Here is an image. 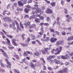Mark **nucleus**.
I'll use <instances>...</instances> for the list:
<instances>
[{"mask_svg": "<svg viewBox=\"0 0 73 73\" xmlns=\"http://www.w3.org/2000/svg\"><path fill=\"white\" fill-rule=\"evenodd\" d=\"M34 7H36V8L37 9H38V8H38V6L37 5H36V4L35 5H34Z\"/></svg>", "mask_w": 73, "mask_h": 73, "instance_id": "864d4df0", "label": "nucleus"}, {"mask_svg": "<svg viewBox=\"0 0 73 73\" xmlns=\"http://www.w3.org/2000/svg\"><path fill=\"white\" fill-rule=\"evenodd\" d=\"M30 66L31 67V68H33V69H35V66L33 65L32 63L30 64Z\"/></svg>", "mask_w": 73, "mask_h": 73, "instance_id": "5701e85b", "label": "nucleus"}, {"mask_svg": "<svg viewBox=\"0 0 73 73\" xmlns=\"http://www.w3.org/2000/svg\"><path fill=\"white\" fill-rule=\"evenodd\" d=\"M38 65L36 64V63H35V65H36V66H38V65H41V64H40V62H38Z\"/></svg>", "mask_w": 73, "mask_h": 73, "instance_id": "603ef678", "label": "nucleus"}, {"mask_svg": "<svg viewBox=\"0 0 73 73\" xmlns=\"http://www.w3.org/2000/svg\"><path fill=\"white\" fill-rule=\"evenodd\" d=\"M46 13L51 14L52 13L53 11L50 9H46Z\"/></svg>", "mask_w": 73, "mask_h": 73, "instance_id": "9b49d317", "label": "nucleus"}, {"mask_svg": "<svg viewBox=\"0 0 73 73\" xmlns=\"http://www.w3.org/2000/svg\"><path fill=\"white\" fill-rule=\"evenodd\" d=\"M55 52H56V50H55L54 49H53L51 52L53 54Z\"/></svg>", "mask_w": 73, "mask_h": 73, "instance_id": "8fccbe9b", "label": "nucleus"}, {"mask_svg": "<svg viewBox=\"0 0 73 73\" xmlns=\"http://www.w3.org/2000/svg\"><path fill=\"white\" fill-rule=\"evenodd\" d=\"M49 40V37H46V38L45 41H46V42H48Z\"/></svg>", "mask_w": 73, "mask_h": 73, "instance_id": "c9c22d12", "label": "nucleus"}, {"mask_svg": "<svg viewBox=\"0 0 73 73\" xmlns=\"http://www.w3.org/2000/svg\"><path fill=\"white\" fill-rule=\"evenodd\" d=\"M57 73H64V72H63V71H62V70H61L58 71Z\"/></svg>", "mask_w": 73, "mask_h": 73, "instance_id": "bf43d9fd", "label": "nucleus"}, {"mask_svg": "<svg viewBox=\"0 0 73 73\" xmlns=\"http://www.w3.org/2000/svg\"><path fill=\"white\" fill-rule=\"evenodd\" d=\"M6 40L7 42L8 43V44H11V43H10V40H9L8 39V38H6Z\"/></svg>", "mask_w": 73, "mask_h": 73, "instance_id": "72a5a7b5", "label": "nucleus"}, {"mask_svg": "<svg viewBox=\"0 0 73 73\" xmlns=\"http://www.w3.org/2000/svg\"><path fill=\"white\" fill-rule=\"evenodd\" d=\"M70 64V63L68 62H66L65 63V65H69Z\"/></svg>", "mask_w": 73, "mask_h": 73, "instance_id": "680f3d73", "label": "nucleus"}, {"mask_svg": "<svg viewBox=\"0 0 73 73\" xmlns=\"http://www.w3.org/2000/svg\"><path fill=\"white\" fill-rule=\"evenodd\" d=\"M50 4L51 6H52V7H54V6H55V5H56V2H53L51 3H50Z\"/></svg>", "mask_w": 73, "mask_h": 73, "instance_id": "c756f323", "label": "nucleus"}, {"mask_svg": "<svg viewBox=\"0 0 73 73\" xmlns=\"http://www.w3.org/2000/svg\"><path fill=\"white\" fill-rule=\"evenodd\" d=\"M35 21L36 23H40V19L38 18H36L35 19Z\"/></svg>", "mask_w": 73, "mask_h": 73, "instance_id": "a878e982", "label": "nucleus"}, {"mask_svg": "<svg viewBox=\"0 0 73 73\" xmlns=\"http://www.w3.org/2000/svg\"><path fill=\"white\" fill-rule=\"evenodd\" d=\"M63 72H64V73H66V71H67V68H65L64 69V70H62Z\"/></svg>", "mask_w": 73, "mask_h": 73, "instance_id": "ea45409f", "label": "nucleus"}, {"mask_svg": "<svg viewBox=\"0 0 73 73\" xmlns=\"http://www.w3.org/2000/svg\"><path fill=\"white\" fill-rule=\"evenodd\" d=\"M23 55L24 56H28V54H27V51L24 52H23Z\"/></svg>", "mask_w": 73, "mask_h": 73, "instance_id": "473e14b6", "label": "nucleus"}, {"mask_svg": "<svg viewBox=\"0 0 73 73\" xmlns=\"http://www.w3.org/2000/svg\"><path fill=\"white\" fill-rule=\"evenodd\" d=\"M39 19H40V20H44V17L43 16H40L39 17Z\"/></svg>", "mask_w": 73, "mask_h": 73, "instance_id": "58836bf2", "label": "nucleus"}, {"mask_svg": "<svg viewBox=\"0 0 73 73\" xmlns=\"http://www.w3.org/2000/svg\"><path fill=\"white\" fill-rule=\"evenodd\" d=\"M41 31H40V32L38 33V34L40 35V36H41V35H43V32H44V29H43V27H42L41 28Z\"/></svg>", "mask_w": 73, "mask_h": 73, "instance_id": "dca6fc26", "label": "nucleus"}, {"mask_svg": "<svg viewBox=\"0 0 73 73\" xmlns=\"http://www.w3.org/2000/svg\"><path fill=\"white\" fill-rule=\"evenodd\" d=\"M34 55L36 56H38L40 55V53L38 51H36L34 53Z\"/></svg>", "mask_w": 73, "mask_h": 73, "instance_id": "393cba45", "label": "nucleus"}, {"mask_svg": "<svg viewBox=\"0 0 73 73\" xmlns=\"http://www.w3.org/2000/svg\"><path fill=\"white\" fill-rule=\"evenodd\" d=\"M56 56L54 55L50 56L49 57L47 58V60L49 62H50V64H53L54 62H55V60H52V58H55Z\"/></svg>", "mask_w": 73, "mask_h": 73, "instance_id": "f257e3e1", "label": "nucleus"}, {"mask_svg": "<svg viewBox=\"0 0 73 73\" xmlns=\"http://www.w3.org/2000/svg\"><path fill=\"white\" fill-rule=\"evenodd\" d=\"M9 7H10V9L11 10H13V7H14V6H12V4H11V3L9 4L8 6H7V9H9Z\"/></svg>", "mask_w": 73, "mask_h": 73, "instance_id": "1a4fd4ad", "label": "nucleus"}, {"mask_svg": "<svg viewBox=\"0 0 73 73\" xmlns=\"http://www.w3.org/2000/svg\"><path fill=\"white\" fill-rule=\"evenodd\" d=\"M55 62L56 64H59L61 63L60 61L55 60Z\"/></svg>", "mask_w": 73, "mask_h": 73, "instance_id": "cd10ccee", "label": "nucleus"}, {"mask_svg": "<svg viewBox=\"0 0 73 73\" xmlns=\"http://www.w3.org/2000/svg\"><path fill=\"white\" fill-rule=\"evenodd\" d=\"M29 36H30L31 37H32L33 40H35V39H36L35 36L34 35L30 34H29Z\"/></svg>", "mask_w": 73, "mask_h": 73, "instance_id": "aec40b11", "label": "nucleus"}, {"mask_svg": "<svg viewBox=\"0 0 73 73\" xmlns=\"http://www.w3.org/2000/svg\"><path fill=\"white\" fill-rule=\"evenodd\" d=\"M3 20L5 21H8L9 22H11L12 21V19L8 17H6L4 18Z\"/></svg>", "mask_w": 73, "mask_h": 73, "instance_id": "9d476101", "label": "nucleus"}, {"mask_svg": "<svg viewBox=\"0 0 73 73\" xmlns=\"http://www.w3.org/2000/svg\"><path fill=\"white\" fill-rule=\"evenodd\" d=\"M35 17H36V15H33L30 17L29 19L30 20H32V19H34V18H35Z\"/></svg>", "mask_w": 73, "mask_h": 73, "instance_id": "bb28decb", "label": "nucleus"}, {"mask_svg": "<svg viewBox=\"0 0 73 73\" xmlns=\"http://www.w3.org/2000/svg\"><path fill=\"white\" fill-rule=\"evenodd\" d=\"M50 20V18H49V17H47V19H46V21H49V20Z\"/></svg>", "mask_w": 73, "mask_h": 73, "instance_id": "13d9d810", "label": "nucleus"}, {"mask_svg": "<svg viewBox=\"0 0 73 73\" xmlns=\"http://www.w3.org/2000/svg\"><path fill=\"white\" fill-rule=\"evenodd\" d=\"M50 32H53V33H54L55 32V31H54V30H53V29H50Z\"/></svg>", "mask_w": 73, "mask_h": 73, "instance_id": "09e8293b", "label": "nucleus"}, {"mask_svg": "<svg viewBox=\"0 0 73 73\" xmlns=\"http://www.w3.org/2000/svg\"><path fill=\"white\" fill-rule=\"evenodd\" d=\"M18 5L20 7H22V6H23V5H24V4L23 3L21 2V1H18Z\"/></svg>", "mask_w": 73, "mask_h": 73, "instance_id": "a211bd4d", "label": "nucleus"}, {"mask_svg": "<svg viewBox=\"0 0 73 73\" xmlns=\"http://www.w3.org/2000/svg\"><path fill=\"white\" fill-rule=\"evenodd\" d=\"M62 35H63L64 36L66 35V33H65V32L64 31H62Z\"/></svg>", "mask_w": 73, "mask_h": 73, "instance_id": "3c124183", "label": "nucleus"}, {"mask_svg": "<svg viewBox=\"0 0 73 73\" xmlns=\"http://www.w3.org/2000/svg\"><path fill=\"white\" fill-rule=\"evenodd\" d=\"M36 26L34 24H33L31 25V26H30L29 27L30 29H32V28H36Z\"/></svg>", "mask_w": 73, "mask_h": 73, "instance_id": "412c9836", "label": "nucleus"}, {"mask_svg": "<svg viewBox=\"0 0 73 73\" xmlns=\"http://www.w3.org/2000/svg\"><path fill=\"white\" fill-rule=\"evenodd\" d=\"M19 44L20 45H21L22 46H27V45H26L23 44V43H22L21 42H20L19 43Z\"/></svg>", "mask_w": 73, "mask_h": 73, "instance_id": "2f4dec72", "label": "nucleus"}, {"mask_svg": "<svg viewBox=\"0 0 73 73\" xmlns=\"http://www.w3.org/2000/svg\"><path fill=\"white\" fill-rule=\"evenodd\" d=\"M24 4H26L27 2V0H23V1H22Z\"/></svg>", "mask_w": 73, "mask_h": 73, "instance_id": "5fc2aeb1", "label": "nucleus"}, {"mask_svg": "<svg viewBox=\"0 0 73 73\" xmlns=\"http://www.w3.org/2000/svg\"><path fill=\"white\" fill-rule=\"evenodd\" d=\"M40 73H46V72L44 71H42V70H41V71L40 72Z\"/></svg>", "mask_w": 73, "mask_h": 73, "instance_id": "774afa93", "label": "nucleus"}, {"mask_svg": "<svg viewBox=\"0 0 73 73\" xmlns=\"http://www.w3.org/2000/svg\"><path fill=\"white\" fill-rule=\"evenodd\" d=\"M51 46V45H50L48 48H44V49L42 50V54H45L46 53H48V50H49L50 49Z\"/></svg>", "mask_w": 73, "mask_h": 73, "instance_id": "7ed1b4c3", "label": "nucleus"}, {"mask_svg": "<svg viewBox=\"0 0 73 73\" xmlns=\"http://www.w3.org/2000/svg\"><path fill=\"white\" fill-rule=\"evenodd\" d=\"M20 25L21 28L22 29H23L24 28V27H23V25L22 24L21 22H20Z\"/></svg>", "mask_w": 73, "mask_h": 73, "instance_id": "a18cd8bd", "label": "nucleus"}, {"mask_svg": "<svg viewBox=\"0 0 73 73\" xmlns=\"http://www.w3.org/2000/svg\"><path fill=\"white\" fill-rule=\"evenodd\" d=\"M65 16L67 18L66 19L67 22H70V19H72V17L69 16L68 15H66Z\"/></svg>", "mask_w": 73, "mask_h": 73, "instance_id": "ddd939ff", "label": "nucleus"}, {"mask_svg": "<svg viewBox=\"0 0 73 73\" xmlns=\"http://www.w3.org/2000/svg\"><path fill=\"white\" fill-rule=\"evenodd\" d=\"M68 41H71L73 40V35L71 36L68 37L67 39Z\"/></svg>", "mask_w": 73, "mask_h": 73, "instance_id": "6ab92c4d", "label": "nucleus"}, {"mask_svg": "<svg viewBox=\"0 0 73 73\" xmlns=\"http://www.w3.org/2000/svg\"><path fill=\"white\" fill-rule=\"evenodd\" d=\"M40 61H42L43 63H42V64L44 65H45V61L43 58H40Z\"/></svg>", "mask_w": 73, "mask_h": 73, "instance_id": "f3484780", "label": "nucleus"}, {"mask_svg": "<svg viewBox=\"0 0 73 73\" xmlns=\"http://www.w3.org/2000/svg\"><path fill=\"white\" fill-rule=\"evenodd\" d=\"M23 9L22 8L17 9V12H19V11H23Z\"/></svg>", "mask_w": 73, "mask_h": 73, "instance_id": "a19ab883", "label": "nucleus"}, {"mask_svg": "<svg viewBox=\"0 0 73 73\" xmlns=\"http://www.w3.org/2000/svg\"><path fill=\"white\" fill-rule=\"evenodd\" d=\"M0 52H2V54H3L5 57H7V58H9V57H8V55L7 54V53L4 52V51L2 49H0Z\"/></svg>", "mask_w": 73, "mask_h": 73, "instance_id": "6e6552de", "label": "nucleus"}, {"mask_svg": "<svg viewBox=\"0 0 73 73\" xmlns=\"http://www.w3.org/2000/svg\"><path fill=\"white\" fill-rule=\"evenodd\" d=\"M0 64L2 68H4L5 67V66L3 64V62H2V60H0Z\"/></svg>", "mask_w": 73, "mask_h": 73, "instance_id": "c85d7f7f", "label": "nucleus"}, {"mask_svg": "<svg viewBox=\"0 0 73 73\" xmlns=\"http://www.w3.org/2000/svg\"><path fill=\"white\" fill-rule=\"evenodd\" d=\"M15 41L16 40L15 39L13 38L11 40V42L14 46H17V44L16 43Z\"/></svg>", "mask_w": 73, "mask_h": 73, "instance_id": "f8f14e48", "label": "nucleus"}, {"mask_svg": "<svg viewBox=\"0 0 73 73\" xmlns=\"http://www.w3.org/2000/svg\"><path fill=\"white\" fill-rule=\"evenodd\" d=\"M12 21V23L13 24V25L14 26L15 25V23L16 24L17 26V32H18V30H20V28H19V23L17 22V21H16V20L15 21Z\"/></svg>", "mask_w": 73, "mask_h": 73, "instance_id": "20e7f679", "label": "nucleus"}, {"mask_svg": "<svg viewBox=\"0 0 73 73\" xmlns=\"http://www.w3.org/2000/svg\"><path fill=\"white\" fill-rule=\"evenodd\" d=\"M4 12H6V14L7 15H9L11 14L10 12L9 11H7L6 10H5L4 11Z\"/></svg>", "mask_w": 73, "mask_h": 73, "instance_id": "4be33fe9", "label": "nucleus"}, {"mask_svg": "<svg viewBox=\"0 0 73 73\" xmlns=\"http://www.w3.org/2000/svg\"><path fill=\"white\" fill-rule=\"evenodd\" d=\"M0 72L4 73L5 72V70L1 69H0Z\"/></svg>", "mask_w": 73, "mask_h": 73, "instance_id": "052dcab7", "label": "nucleus"}, {"mask_svg": "<svg viewBox=\"0 0 73 73\" xmlns=\"http://www.w3.org/2000/svg\"><path fill=\"white\" fill-rule=\"evenodd\" d=\"M35 41H36V42H37L39 44H40V45H42V43H40V41L38 40H35Z\"/></svg>", "mask_w": 73, "mask_h": 73, "instance_id": "e433bc0d", "label": "nucleus"}, {"mask_svg": "<svg viewBox=\"0 0 73 73\" xmlns=\"http://www.w3.org/2000/svg\"><path fill=\"white\" fill-rule=\"evenodd\" d=\"M32 2V0H29L28 3H31Z\"/></svg>", "mask_w": 73, "mask_h": 73, "instance_id": "338daca9", "label": "nucleus"}, {"mask_svg": "<svg viewBox=\"0 0 73 73\" xmlns=\"http://www.w3.org/2000/svg\"><path fill=\"white\" fill-rule=\"evenodd\" d=\"M65 57L66 59H70V57L68 55H65Z\"/></svg>", "mask_w": 73, "mask_h": 73, "instance_id": "4c0bfd02", "label": "nucleus"}, {"mask_svg": "<svg viewBox=\"0 0 73 73\" xmlns=\"http://www.w3.org/2000/svg\"><path fill=\"white\" fill-rule=\"evenodd\" d=\"M2 31L3 32H4L5 35H7V32H5V31H4V30H2Z\"/></svg>", "mask_w": 73, "mask_h": 73, "instance_id": "e2e57ef3", "label": "nucleus"}, {"mask_svg": "<svg viewBox=\"0 0 73 73\" xmlns=\"http://www.w3.org/2000/svg\"><path fill=\"white\" fill-rule=\"evenodd\" d=\"M27 25L29 26V25H31V23L30 22H28L27 23Z\"/></svg>", "mask_w": 73, "mask_h": 73, "instance_id": "0e129e2a", "label": "nucleus"}, {"mask_svg": "<svg viewBox=\"0 0 73 73\" xmlns=\"http://www.w3.org/2000/svg\"><path fill=\"white\" fill-rule=\"evenodd\" d=\"M44 25L45 26H48V25H49V24L48 23H44Z\"/></svg>", "mask_w": 73, "mask_h": 73, "instance_id": "6e6d98bb", "label": "nucleus"}, {"mask_svg": "<svg viewBox=\"0 0 73 73\" xmlns=\"http://www.w3.org/2000/svg\"><path fill=\"white\" fill-rule=\"evenodd\" d=\"M5 60L6 62H7V66L6 64V67L7 68L9 69H11V63L8 62V59L7 58H5Z\"/></svg>", "mask_w": 73, "mask_h": 73, "instance_id": "39448f33", "label": "nucleus"}, {"mask_svg": "<svg viewBox=\"0 0 73 73\" xmlns=\"http://www.w3.org/2000/svg\"><path fill=\"white\" fill-rule=\"evenodd\" d=\"M14 71L15 73H20L19 71L17 70H16V69H14Z\"/></svg>", "mask_w": 73, "mask_h": 73, "instance_id": "f704fd0d", "label": "nucleus"}, {"mask_svg": "<svg viewBox=\"0 0 73 73\" xmlns=\"http://www.w3.org/2000/svg\"><path fill=\"white\" fill-rule=\"evenodd\" d=\"M27 60V59L26 58H25L24 59H23L22 60V62H25V61Z\"/></svg>", "mask_w": 73, "mask_h": 73, "instance_id": "de8ad7c7", "label": "nucleus"}, {"mask_svg": "<svg viewBox=\"0 0 73 73\" xmlns=\"http://www.w3.org/2000/svg\"><path fill=\"white\" fill-rule=\"evenodd\" d=\"M32 62H37V60H36L34 59L32 60Z\"/></svg>", "mask_w": 73, "mask_h": 73, "instance_id": "4d7b16f0", "label": "nucleus"}, {"mask_svg": "<svg viewBox=\"0 0 73 73\" xmlns=\"http://www.w3.org/2000/svg\"><path fill=\"white\" fill-rule=\"evenodd\" d=\"M24 11H25V12L28 13V11H29V9L28 8H25L24 9Z\"/></svg>", "mask_w": 73, "mask_h": 73, "instance_id": "b1692460", "label": "nucleus"}, {"mask_svg": "<svg viewBox=\"0 0 73 73\" xmlns=\"http://www.w3.org/2000/svg\"><path fill=\"white\" fill-rule=\"evenodd\" d=\"M64 43V40H59L56 42V45L57 46H58V45H63Z\"/></svg>", "mask_w": 73, "mask_h": 73, "instance_id": "423d86ee", "label": "nucleus"}, {"mask_svg": "<svg viewBox=\"0 0 73 73\" xmlns=\"http://www.w3.org/2000/svg\"><path fill=\"white\" fill-rule=\"evenodd\" d=\"M61 4L62 5H64L65 4V2L64 1H61Z\"/></svg>", "mask_w": 73, "mask_h": 73, "instance_id": "c03bdc74", "label": "nucleus"}, {"mask_svg": "<svg viewBox=\"0 0 73 73\" xmlns=\"http://www.w3.org/2000/svg\"><path fill=\"white\" fill-rule=\"evenodd\" d=\"M57 40V38H51L50 41L51 42L53 43L55 42Z\"/></svg>", "mask_w": 73, "mask_h": 73, "instance_id": "2eb2a0df", "label": "nucleus"}, {"mask_svg": "<svg viewBox=\"0 0 73 73\" xmlns=\"http://www.w3.org/2000/svg\"><path fill=\"white\" fill-rule=\"evenodd\" d=\"M7 45H8V48H9V50H11L12 49H14V47L12 46V45L11 44H7Z\"/></svg>", "mask_w": 73, "mask_h": 73, "instance_id": "4468645a", "label": "nucleus"}, {"mask_svg": "<svg viewBox=\"0 0 73 73\" xmlns=\"http://www.w3.org/2000/svg\"><path fill=\"white\" fill-rule=\"evenodd\" d=\"M7 37H8L9 38H13V36L12 35H6Z\"/></svg>", "mask_w": 73, "mask_h": 73, "instance_id": "7c9ffc66", "label": "nucleus"}, {"mask_svg": "<svg viewBox=\"0 0 73 73\" xmlns=\"http://www.w3.org/2000/svg\"><path fill=\"white\" fill-rule=\"evenodd\" d=\"M14 56V57H16V58H17V60H19V57L18 55H16Z\"/></svg>", "mask_w": 73, "mask_h": 73, "instance_id": "37998d69", "label": "nucleus"}, {"mask_svg": "<svg viewBox=\"0 0 73 73\" xmlns=\"http://www.w3.org/2000/svg\"><path fill=\"white\" fill-rule=\"evenodd\" d=\"M68 45H73V40L72 42H68Z\"/></svg>", "mask_w": 73, "mask_h": 73, "instance_id": "79ce46f5", "label": "nucleus"}, {"mask_svg": "<svg viewBox=\"0 0 73 73\" xmlns=\"http://www.w3.org/2000/svg\"><path fill=\"white\" fill-rule=\"evenodd\" d=\"M64 12L65 14H67L68 13V11L65 9H64Z\"/></svg>", "mask_w": 73, "mask_h": 73, "instance_id": "49530a36", "label": "nucleus"}, {"mask_svg": "<svg viewBox=\"0 0 73 73\" xmlns=\"http://www.w3.org/2000/svg\"><path fill=\"white\" fill-rule=\"evenodd\" d=\"M40 13V15L41 16L42 15L44 14V11H41V9L40 8H38V9H36V11H33L32 13V14H35V13Z\"/></svg>", "mask_w": 73, "mask_h": 73, "instance_id": "f03ea898", "label": "nucleus"}, {"mask_svg": "<svg viewBox=\"0 0 73 73\" xmlns=\"http://www.w3.org/2000/svg\"><path fill=\"white\" fill-rule=\"evenodd\" d=\"M62 59H64H64H66V57H65V56H62Z\"/></svg>", "mask_w": 73, "mask_h": 73, "instance_id": "69168bd1", "label": "nucleus"}, {"mask_svg": "<svg viewBox=\"0 0 73 73\" xmlns=\"http://www.w3.org/2000/svg\"><path fill=\"white\" fill-rule=\"evenodd\" d=\"M62 49V46H60L59 47V49L58 48H57L56 49V50L57 51V52L55 53V54L57 55L58 54H60V53L61 52V50Z\"/></svg>", "mask_w": 73, "mask_h": 73, "instance_id": "0eeeda50", "label": "nucleus"}]
</instances>
